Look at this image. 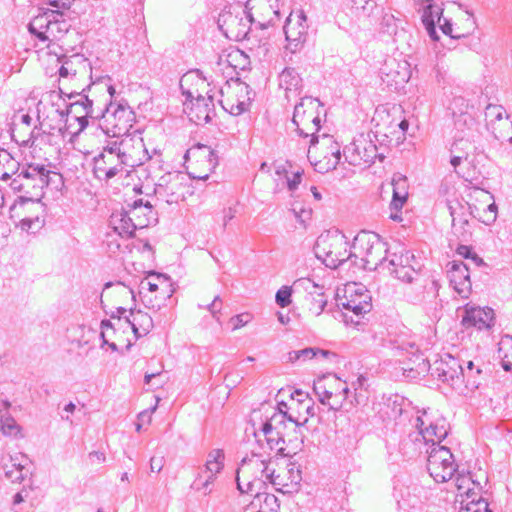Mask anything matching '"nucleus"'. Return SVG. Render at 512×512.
Masks as SVG:
<instances>
[{
    "instance_id": "nucleus-1",
    "label": "nucleus",
    "mask_w": 512,
    "mask_h": 512,
    "mask_svg": "<svg viewBox=\"0 0 512 512\" xmlns=\"http://www.w3.org/2000/svg\"><path fill=\"white\" fill-rule=\"evenodd\" d=\"M271 465L270 458L254 451L251 455L244 457L236 470L237 489L240 493L256 495L258 501H264L266 506L269 502H276L274 495L260 492L267 482L273 485H284L283 477L276 474Z\"/></svg>"
},
{
    "instance_id": "nucleus-2",
    "label": "nucleus",
    "mask_w": 512,
    "mask_h": 512,
    "mask_svg": "<svg viewBox=\"0 0 512 512\" xmlns=\"http://www.w3.org/2000/svg\"><path fill=\"white\" fill-rule=\"evenodd\" d=\"M132 141L131 137H125L106 142L101 153L93 159V173L97 179L108 181L123 173L125 167L137 165L132 152Z\"/></svg>"
},
{
    "instance_id": "nucleus-3",
    "label": "nucleus",
    "mask_w": 512,
    "mask_h": 512,
    "mask_svg": "<svg viewBox=\"0 0 512 512\" xmlns=\"http://www.w3.org/2000/svg\"><path fill=\"white\" fill-rule=\"evenodd\" d=\"M51 171L44 165L29 164L23 167L21 171L12 179L10 186L14 191L23 192L11 209H17L31 205L37 211H43V205L40 202L43 196V189L50 182Z\"/></svg>"
},
{
    "instance_id": "nucleus-4",
    "label": "nucleus",
    "mask_w": 512,
    "mask_h": 512,
    "mask_svg": "<svg viewBox=\"0 0 512 512\" xmlns=\"http://www.w3.org/2000/svg\"><path fill=\"white\" fill-rule=\"evenodd\" d=\"M195 79L201 82V84H204L206 81L203 73L196 69L182 76L180 80V88L182 90V94L186 98L185 105L188 106V102L191 104L190 112L188 113L190 120L197 125L207 124L212 120L213 116H215V95L212 93V90L207 91L206 96H204L199 93L198 90L193 91L191 89H186L185 85L192 83Z\"/></svg>"
},
{
    "instance_id": "nucleus-5",
    "label": "nucleus",
    "mask_w": 512,
    "mask_h": 512,
    "mask_svg": "<svg viewBox=\"0 0 512 512\" xmlns=\"http://www.w3.org/2000/svg\"><path fill=\"white\" fill-rule=\"evenodd\" d=\"M321 108L322 103L318 98L303 97L301 101L295 105L292 122L296 126L299 136L310 139V147L308 149V158L319 143L317 132L321 127Z\"/></svg>"
},
{
    "instance_id": "nucleus-6",
    "label": "nucleus",
    "mask_w": 512,
    "mask_h": 512,
    "mask_svg": "<svg viewBox=\"0 0 512 512\" xmlns=\"http://www.w3.org/2000/svg\"><path fill=\"white\" fill-rule=\"evenodd\" d=\"M315 256L331 269H336L355 256L349 250V242L344 234L335 232L320 235L314 246Z\"/></svg>"
},
{
    "instance_id": "nucleus-7",
    "label": "nucleus",
    "mask_w": 512,
    "mask_h": 512,
    "mask_svg": "<svg viewBox=\"0 0 512 512\" xmlns=\"http://www.w3.org/2000/svg\"><path fill=\"white\" fill-rule=\"evenodd\" d=\"M98 113L101 128L107 135H111V139L130 137L127 134L135 122V113L130 107L124 104L110 103Z\"/></svg>"
},
{
    "instance_id": "nucleus-8",
    "label": "nucleus",
    "mask_w": 512,
    "mask_h": 512,
    "mask_svg": "<svg viewBox=\"0 0 512 512\" xmlns=\"http://www.w3.org/2000/svg\"><path fill=\"white\" fill-rule=\"evenodd\" d=\"M28 28L40 41L52 42L61 39L69 31L70 25L62 13L47 11L34 17Z\"/></svg>"
},
{
    "instance_id": "nucleus-9",
    "label": "nucleus",
    "mask_w": 512,
    "mask_h": 512,
    "mask_svg": "<svg viewBox=\"0 0 512 512\" xmlns=\"http://www.w3.org/2000/svg\"><path fill=\"white\" fill-rule=\"evenodd\" d=\"M187 193H189V178L180 171L163 174L154 186L157 200L167 204L184 200Z\"/></svg>"
},
{
    "instance_id": "nucleus-10",
    "label": "nucleus",
    "mask_w": 512,
    "mask_h": 512,
    "mask_svg": "<svg viewBox=\"0 0 512 512\" xmlns=\"http://www.w3.org/2000/svg\"><path fill=\"white\" fill-rule=\"evenodd\" d=\"M360 247L364 251L362 260L369 269L386 266L389 250L380 236L373 232H361L353 241V248Z\"/></svg>"
},
{
    "instance_id": "nucleus-11",
    "label": "nucleus",
    "mask_w": 512,
    "mask_h": 512,
    "mask_svg": "<svg viewBox=\"0 0 512 512\" xmlns=\"http://www.w3.org/2000/svg\"><path fill=\"white\" fill-rule=\"evenodd\" d=\"M428 453L427 469L430 476L438 483L447 482L457 471L453 454L446 446H433Z\"/></svg>"
},
{
    "instance_id": "nucleus-12",
    "label": "nucleus",
    "mask_w": 512,
    "mask_h": 512,
    "mask_svg": "<svg viewBox=\"0 0 512 512\" xmlns=\"http://www.w3.org/2000/svg\"><path fill=\"white\" fill-rule=\"evenodd\" d=\"M421 414L416 417L415 427L422 432L424 440L428 445L441 446L440 443L447 437L449 431V423L441 415H434L428 410H422Z\"/></svg>"
},
{
    "instance_id": "nucleus-13",
    "label": "nucleus",
    "mask_w": 512,
    "mask_h": 512,
    "mask_svg": "<svg viewBox=\"0 0 512 512\" xmlns=\"http://www.w3.org/2000/svg\"><path fill=\"white\" fill-rule=\"evenodd\" d=\"M245 9L256 28L267 29L280 22L279 0H247Z\"/></svg>"
},
{
    "instance_id": "nucleus-14",
    "label": "nucleus",
    "mask_w": 512,
    "mask_h": 512,
    "mask_svg": "<svg viewBox=\"0 0 512 512\" xmlns=\"http://www.w3.org/2000/svg\"><path fill=\"white\" fill-rule=\"evenodd\" d=\"M226 94H234L236 102L230 97H226L225 100H219L222 108L232 115H240L245 112L254 96V92L248 84L242 82L239 78L231 79L226 82Z\"/></svg>"
},
{
    "instance_id": "nucleus-15",
    "label": "nucleus",
    "mask_w": 512,
    "mask_h": 512,
    "mask_svg": "<svg viewBox=\"0 0 512 512\" xmlns=\"http://www.w3.org/2000/svg\"><path fill=\"white\" fill-rule=\"evenodd\" d=\"M343 155L345 160L353 166L370 165L374 163L377 157L384 158L378 154L376 145L364 135H360L352 143L345 146Z\"/></svg>"
},
{
    "instance_id": "nucleus-16",
    "label": "nucleus",
    "mask_w": 512,
    "mask_h": 512,
    "mask_svg": "<svg viewBox=\"0 0 512 512\" xmlns=\"http://www.w3.org/2000/svg\"><path fill=\"white\" fill-rule=\"evenodd\" d=\"M371 299V295L365 286L352 283L346 286L345 295L338 302V306L352 311L356 316H361L371 311Z\"/></svg>"
},
{
    "instance_id": "nucleus-17",
    "label": "nucleus",
    "mask_w": 512,
    "mask_h": 512,
    "mask_svg": "<svg viewBox=\"0 0 512 512\" xmlns=\"http://www.w3.org/2000/svg\"><path fill=\"white\" fill-rule=\"evenodd\" d=\"M283 29L288 42L287 48L293 53L296 52L306 41L307 37L308 26L303 11H298L295 14L291 12L285 21Z\"/></svg>"
},
{
    "instance_id": "nucleus-18",
    "label": "nucleus",
    "mask_w": 512,
    "mask_h": 512,
    "mask_svg": "<svg viewBox=\"0 0 512 512\" xmlns=\"http://www.w3.org/2000/svg\"><path fill=\"white\" fill-rule=\"evenodd\" d=\"M448 209L452 218V229L454 234L462 240H467V238L471 236L468 215L475 217V212H478V208L474 205H470L469 203L464 205L458 201H449Z\"/></svg>"
},
{
    "instance_id": "nucleus-19",
    "label": "nucleus",
    "mask_w": 512,
    "mask_h": 512,
    "mask_svg": "<svg viewBox=\"0 0 512 512\" xmlns=\"http://www.w3.org/2000/svg\"><path fill=\"white\" fill-rule=\"evenodd\" d=\"M415 9L421 14V22L425 27L429 37L433 41L439 40V35L435 31L434 17L440 21L441 15L444 11L443 0H413Z\"/></svg>"
},
{
    "instance_id": "nucleus-20",
    "label": "nucleus",
    "mask_w": 512,
    "mask_h": 512,
    "mask_svg": "<svg viewBox=\"0 0 512 512\" xmlns=\"http://www.w3.org/2000/svg\"><path fill=\"white\" fill-rule=\"evenodd\" d=\"M448 266L447 275L450 285L461 298L467 299L472 290L468 265L461 261H452Z\"/></svg>"
},
{
    "instance_id": "nucleus-21",
    "label": "nucleus",
    "mask_w": 512,
    "mask_h": 512,
    "mask_svg": "<svg viewBox=\"0 0 512 512\" xmlns=\"http://www.w3.org/2000/svg\"><path fill=\"white\" fill-rule=\"evenodd\" d=\"M69 98H76V100L70 103L67 110H55V113L59 116L61 122H66L68 116L77 118V115L83 114L90 116L92 119L99 118V113L96 112L93 107V100L89 99L88 96L80 93H71Z\"/></svg>"
},
{
    "instance_id": "nucleus-22",
    "label": "nucleus",
    "mask_w": 512,
    "mask_h": 512,
    "mask_svg": "<svg viewBox=\"0 0 512 512\" xmlns=\"http://www.w3.org/2000/svg\"><path fill=\"white\" fill-rule=\"evenodd\" d=\"M446 357L447 359H442L436 366L435 372L441 381L455 388L462 383L465 370L458 359L451 355H447Z\"/></svg>"
},
{
    "instance_id": "nucleus-23",
    "label": "nucleus",
    "mask_w": 512,
    "mask_h": 512,
    "mask_svg": "<svg viewBox=\"0 0 512 512\" xmlns=\"http://www.w3.org/2000/svg\"><path fill=\"white\" fill-rule=\"evenodd\" d=\"M294 287L303 288L307 292L308 309L312 314L319 316L324 311L327 300L319 285L308 278H302L294 282Z\"/></svg>"
},
{
    "instance_id": "nucleus-24",
    "label": "nucleus",
    "mask_w": 512,
    "mask_h": 512,
    "mask_svg": "<svg viewBox=\"0 0 512 512\" xmlns=\"http://www.w3.org/2000/svg\"><path fill=\"white\" fill-rule=\"evenodd\" d=\"M494 311L491 308L466 306L465 314L461 323L465 328L475 327L479 330L488 329L492 326Z\"/></svg>"
},
{
    "instance_id": "nucleus-25",
    "label": "nucleus",
    "mask_w": 512,
    "mask_h": 512,
    "mask_svg": "<svg viewBox=\"0 0 512 512\" xmlns=\"http://www.w3.org/2000/svg\"><path fill=\"white\" fill-rule=\"evenodd\" d=\"M322 146L327 147L329 151L321 160H316L313 165L315 170L320 173H326L330 170H334L340 162L341 152L340 146L333 138L327 134L322 135Z\"/></svg>"
},
{
    "instance_id": "nucleus-26",
    "label": "nucleus",
    "mask_w": 512,
    "mask_h": 512,
    "mask_svg": "<svg viewBox=\"0 0 512 512\" xmlns=\"http://www.w3.org/2000/svg\"><path fill=\"white\" fill-rule=\"evenodd\" d=\"M61 130V127H52L44 120L40 123L39 127L35 126L29 132L28 138L18 139L14 134H12V138L22 146H39L43 143L50 142V138L55 135V131L60 133Z\"/></svg>"
},
{
    "instance_id": "nucleus-27",
    "label": "nucleus",
    "mask_w": 512,
    "mask_h": 512,
    "mask_svg": "<svg viewBox=\"0 0 512 512\" xmlns=\"http://www.w3.org/2000/svg\"><path fill=\"white\" fill-rule=\"evenodd\" d=\"M267 421L272 424L275 430L281 432V434L290 441V434L292 432L296 433L297 429L308 421V417H306L303 422H299L291 415H288L287 412L280 410L275 411Z\"/></svg>"
},
{
    "instance_id": "nucleus-28",
    "label": "nucleus",
    "mask_w": 512,
    "mask_h": 512,
    "mask_svg": "<svg viewBox=\"0 0 512 512\" xmlns=\"http://www.w3.org/2000/svg\"><path fill=\"white\" fill-rule=\"evenodd\" d=\"M223 23L226 25L225 34L235 39H244L251 29V21L246 13L245 17L226 13L222 15Z\"/></svg>"
},
{
    "instance_id": "nucleus-29",
    "label": "nucleus",
    "mask_w": 512,
    "mask_h": 512,
    "mask_svg": "<svg viewBox=\"0 0 512 512\" xmlns=\"http://www.w3.org/2000/svg\"><path fill=\"white\" fill-rule=\"evenodd\" d=\"M140 289H147L152 293L162 291L164 300L170 299L175 292L170 277L159 273H150L147 278L141 280Z\"/></svg>"
},
{
    "instance_id": "nucleus-30",
    "label": "nucleus",
    "mask_w": 512,
    "mask_h": 512,
    "mask_svg": "<svg viewBox=\"0 0 512 512\" xmlns=\"http://www.w3.org/2000/svg\"><path fill=\"white\" fill-rule=\"evenodd\" d=\"M125 321L131 326L137 338L146 336L154 327L152 317L140 309L130 308Z\"/></svg>"
},
{
    "instance_id": "nucleus-31",
    "label": "nucleus",
    "mask_w": 512,
    "mask_h": 512,
    "mask_svg": "<svg viewBox=\"0 0 512 512\" xmlns=\"http://www.w3.org/2000/svg\"><path fill=\"white\" fill-rule=\"evenodd\" d=\"M28 459L23 454L9 456L8 462L3 461L2 470L11 482H22L29 473L26 467Z\"/></svg>"
},
{
    "instance_id": "nucleus-32",
    "label": "nucleus",
    "mask_w": 512,
    "mask_h": 512,
    "mask_svg": "<svg viewBox=\"0 0 512 512\" xmlns=\"http://www.w3.org/2000/svg\"><path fill=\"white\" fill-rule=\"evenodd\" d=\"M427 446L424 436L419 429L409 432L404 435L399 442V452L408 458H413L422 452V449Z\"/></svg>"
},
{
    "instance_id": "nucleus-33",
    "label": "nucleus",
    "mask_w": 512,
    "mask_h": 512,
    "mask_svg": "<svg viewBox=\"0 0 512 512\" xmlns=\"http://www.w3.org/2000/svg\"><path fill=\"white\" fill-rule=\"evenodd\" d=\"M134 218H139V216L132 215L130 211L121 213L119 218L113 217L114 231L121 237L131 238L136 229L148 225L144 221L135 222Z\"/></svg>"
},
{
    "instance_id": "nucleus-34",
    "label": "nucleus",
    "mask_w": 512,
    "mask_h": 512,
    "mask_svg": "<svg viewBox=\"0 0 512 512\" xmlns=\"http://www.w3.org/2000/svg\"><path fill=\"white\" fill-rule=\"evenodd\" d=\"M88 70H91L88 60L82 55L74 54L63 61L58 72L61 78H67L85 74Z\"/></svg>"
},
{
    "instance_id": "nucleus-35",
    "label": "nucleus",
    "mask_w": 512,
    "mask_h": 512,
    "mask_svg": "<svg viewBox=\"0 0 512 512\" xmlns=\"http://www.w3.org/2000/svg\"><path fill=\"white\" fill-rule=\"evenodd\" d=\"M254 435L258 442H261L260 436H263L270 450H276L278 453L286 455L284 453V444L287 439L283 434H281V432L275 430L272 424L268 421L263 423L261 431L259 433L255 432Z\"/></svg>"
},
{
    "instance_id": "nucleus-36",
    "label": "nucleus",
    "mask_w": 512,
    "mask_h": 512,
    "mask_svg": "<svg viewBox=\"0 0 512 512\" xmlns=\"http://www.w3.org/2000/svg\"><path fill=\"white\" fill-rule=\"evenodd\" d=\"M391 185L393 187V196L390 203L391 210L401 209L408 198V180L407 177L397 173L393 175Z\"/></svg>"
},
{
    "instance_id": "nucleus-37",
    "label": "nucleus",
    "mask_w": 512,
    "mask_h": 512,
    "mask_svg": "<svg viewBox=\"0 0 512 512\" xmlns=\"http://www.w3.org/2000/svg\"><path fill=\"white\" fill-rule=\"evenodd\" d=\"M394 350L396 351L395 355L397 356L407 355L409 361H411L413 364H416L415 369L423 370L426 367L425 359L423 358V355L415 342L397 341L396 345L394 346ZM410 370H414V367H411Z\"/></svg>"
},
{
    "instance_id": "nucleus-38",
    "label": "nucleus",
    "mask_w": 512,
    "mask_h": 512,
    "mask_svg": "<svg viewBox=\"0 0 512 512\" xmlns=\"http://www.w3.org/2000/svg\"><path fill=\"white\" fill-rule=\"evenodd\" d=\"M340 384V379L336 377H324L314 382L313 391L318 400L325 405L326 403H330V398L335 392L334 386H339Z\"/></svg>"
},
{
    "instance_id": "nucleus-39",
    "label": "nucleus",
    "mask_w": 512,
    "mask_h": 512,
    "mask_svg": "<svg viewBox=\"0 0 512 512\" xmlns=\"http://www.w3.org/2000/svg\"><path fill=\"white\" fill-rule=\"evenodd\" d=\"M279 86L286 91L289 100V93L296 94L302 88V78L294 68H286L279 75Z\"/></svg>"
},
{
    "instance_id": "nucleus-40",
    "label": "nucleus",
    "mask_w": 512,
    "mask_h": 512,
    "mask_svg": "<svg viewBox=\"0 0 512 512\" xmlns=\"http://www.w3.org/2000/svg\"><path fill=\"white\" fill-rule=\"evenodd\" d=\"M106 294L119 297V302L123 303L127 299H131L133 302L136 301V296L132 288L126 286L124 283L118 282H107L104 285L102 296Z\"/></svg>"
},
{
    "instance_id": "nucleus-41",
    "label": "nucleus",
    "mask_w": 512,
    "mask_h": 512,
    "mask_svg": "<svg viewBox=\"0 0 512 512\" xmlns=\"http://www.w3.org/2000/svg\"><path fill=\"white\" fill-rule=\"evenodd\" d=\"M19 172V162L5 149L0 148V179H10Z\"/></svg>"
},
{
    "instance_id": "nucleus-42",
    "label": "nucleus",
    "mask_w": 512,
    "mask_h": 512,
    "mask_svg": "<svg viewBox=\"0 0 512 512\" xmlns=\"http://www.w3.org/2000/svg\"><path fill=\"white\" fill-rule=\"evenodd\" d=\"M488 128L497 140L512 143V121L510 117L498 119L496 123L490 124Z\"/></svg>"
},
{
    "instance_id": "nucleus-43",
    "label": "nucleus",
    "mask_w": 512,
    "mask_h": 512,
    "mask_svg": "<svg viewBox=\"0 0 512 512\" xmlns=\"http://www.w3.org/2000/svg\"><path fill=\"white\" fill-rule=\"evenodd\" d=\"M377 9L374 0H351L350 10L357 18H368Z\"/></svg>"
},
{
    "instance_id": "nucleus-44",
    "label": "nucleus",
    "mask_w": 512,
    "mask_h": 512,
    "mask_svg": "<svg viewBox=\"0 0 512 512\" xmlns=\"http://www.w3.org/2000/svg\"><path fill=\"white\" fill-rule=\"evenodd\" d=\"M224 452L221 449H213L209 452L205 463V472L211 474L219 473L224 467Z\"/></svg>"
},
{
    "instance_id": "nucleus-45",
    "label": "nucleus",
    "mask_w": 512,
    "mask_h": 512,
    "mask_svg": "<svg viewBox=\"0 0 512 512\" xmlns=\"http://www.w3.org/2000/svg\"><path fill=\"white\" fill-rule=\"evenodd\" d=\"M411 260H414V255L411 254L409 251H400L399 253H388L386 266H383V269H387L391 273L392 268L401 267L405 263H409Z\"/></svg>"
},
{
    "instance_id": "nucleus-46",
    "label": "nucleus",
    "mask_w": 512,
    "mask_h": 512,
    "mask_svg": "<svg viewBox=\"0 0 512 512\" xmlns=\"http://www.w3.org/2000/svg\"><path fill=\"white\" fill-rule=\"evenodd\" d=\"M317 355H321L323 357H328L329 355H332V353L328 350H323L319 348H304L297 351H292L289 353V361L296 362L297 360L303 359H312L316 357Z\"/></svg>"
},
{
    "instance_id": "nucleus-47",
    "label": "nucleus",
    "mask_w": 512,
    "mask_h": 512,
    "mask_svg": "<svg viewBox=\"0 0 512 512\" xmlns=\"http://www.w3.org/2000/svg\"><path fill=\"white\" fill-rule=\"evenodd\" d=\"M474 149L475 146L470 140L460 138L454 141L450 148V153L451 155L461 156L462 160H467Z\"/></svg>"
},
{
    "instance_id": "nucleus-48",
    "label": "nucleus",
    "mask_w": 512,
    "mask_h": 512,
    "mask_svg": "<svg viewBox=\"0 0 512 512\" xmlns=\"http://www.w3.org/2000/svg\"><path fill=\"white\" fill-rule=\"evenodd\" d=\"M279 474L284 479V485H280L283 488H293L294 486L298 485L302 479L301 470L299 466L295 465L294 463H289L287 465L284 475L281 473Z\"/></svg>"
},
{
    "instance_id": "nucleus-49",
    "label": "nucleus",
    "mask_w": 512,
    "mask_h": 512,
    "mask_svg": "<svg viewBox=\"0 0 512 512\" xmlns=\"http://www.w3.org/2000/svg\"><path fill=\"white\" fill-rule=\"evenodd\" d=\"M485 116L488 127L490 126V124L496 123L498 119H504L509 117L503 106L494 104H489L486 107Z\"/></svg>"
},
{
    "instance_id": "nucleus-50",
    "label": "nucleus",
    "mask_w": 512,
    "mask_h": 512,
    "mask_svg": "<svg viewBox=\"0 0 512 512\" xmlns=\"http://www.w3.org/2000/svg\"><path fill=\"white\" fill-rule=\"evenodd\" d=\"M435 282H432V287H431V295L433 297H435ZM415 292H407L406 293V296H407V299L409 300V302L413 303V304H421V303H424L426 301V287L424 285H417V287L415 288ZM430 292H427V295H429Z\"/></svg>"
},
{
    "instance_id": "nucleus-51",
    "label": "nucleus",
    "mask_w": 512,
    "mask_h": 512,
    "mask_svg": "<svg viewBox=\"0 0 512 512\" xmlns=\"http://www.w3.org/2000/svg\"><path fill=\"white\" fill-rule=\"evenodd\" d=\"M391 274L404 282L411 283L414 280V276L417 275L415 268L409 263H405L401 267L392 268Z\"/></svg>"
},
{
    "instance_id": "nucleus-52",
    "label": "nucleus",
    "mask_w": 512,
    "mask_h": 512,
    "mask_svg": "<svg viewBox=\"0 0 512 512\" xmlns=\"http://www.w3.org/2000/svg\"><path fill=\"white\" fill-rule=\"evenodd\" d=\"M20 429V426L16 423L11 414L5 416L0 421V431L4 436H16L20 433Z\"/></svg>"
},
{
    "instance_id": "nucleus-53",
    "label": "nucleus",
    "mask_w": 512,
    "mask_h": 512,
    "mask_svg": "<svg viewBox=\"0 0 512 512\" xmlns=\"http://www.w3.org/2000/svg\"><path fill=\"white\" fill-rule=\"evenodd\" d=\"M43 225L44 220L41 219L38 215L24 217L19 222V227L21 228V230L32 233L42 228Z\"/></svg>"
},
{
    "instance_id": "nucleus-54",
    "label": "nucleus",
    "mask_w": 512,
    "mask_h": 512,
    "mask_svg": "<svg viewBox=\"0 0 512 512\" xmlns=\"http://www.w3.org/2000/svg\"><path fill=\"white\" fill-rule=\"evenodd\" d=\"M350 394V389L347 386H344L341 388L339 394H336V392H334L332 394V397L330 398V403H326L325 405H328L329 408L332 410H339L340 408H342L344 402L348 400Z\"/></svg>"
},
{
    "instance_id": "nucleus-55",
    "label": "nucleus",
    "mask_w": 512,
    "mask_h": 512,
    "mask_svg": "<svg viewBox=\"0 0 512 512\" xmlns=\"http://www.w3.org/2000/svg\"><path fill=\"white\" fill-rule=\"evenodd\" d=\"M293 289L289 286H282L275 295V301L278 306L285 308L291 304Z\"/></svg>"
},
{
    "instance_id": "nucleus-56",
    "label": "nucleus",
    "mask_w": 512,
    "mask_h": 512,
    "mask_svg": "<svg viewBox=\"0 0 512 512\" xmlns=\"http://www.w3.org/2000/svg\"><path fill=\"white\" fill-rule=\"evenodd\" d=\"M459 512H491L488 509V503L480 498L477 501L469 502L465 507H462Z\"/></svg>"
},
{
    "instance_id": "nucleus-57",
    "label": "nucleus",
    "mask_w": 512,
    "mask_h": 512,
    "mask_svg": "<svg viewBox=\"0 0 512 512\" xmlns=\"http://www.w3.org/2000/svg\"><path fill=\"white\" fill-rule=\"evenodd\" d=\"M158 292H159V296H156L155 300H153L151 298H147V296L144 297V304H145L146 308L153 310V311H159L165 305L166 300L163 299V292L162 291H158Z\"/></svg>"
},
{
    "instance_id": "nucleus-58",
    "label": "nucleus",
    "mask_w": 512,
    "mask_h": 512,
    "mask_svg": "<svg viewBox=\"0 0 512 512\" xmlns=\"http://www.w3.org/2000/svg\"><path fill=\"white\" fill-rule=\"evenodd\" d=\"M411 38V35L405 31L404 29H401L400 31H396L394 35V42L397 45V49H405V46L410 47L409 40Z\"/></svg>"
},
{
    "instance_id": "nucleus-59",
    "label": "nucleus",
    "mask_w": 512,
    "mask_h": 512,
    "mask_svg": "<svg viewBox=\"0 0 512 512\" xmlns=\"http://www.w3.org/2000/svg\"><path fill=\"white\" fill-rule=\"evenodd\" d=\"M221 306H222V300L220 298V296H215L213 301L208 304L207 306L203 307L202 305H199V308H206L213 316L214 319H216L217 321H219V317H218V314L220 313L221 311Z\"/></svg>"
},
{
    "instance_id": "nucleus-60",
    "label": "nucleus",
    "mask_w": 512,
    "mask_h": 512,
    "mask_svg": "<svg viewBox=\"0 0 512 512\" xmlns=\"http://www.w3.org/2000/svg\"><path fill=\"white\" fill-rule=\"evenodd\" d=\"M434 22H435V25L436 24L439 25V28H440V30L442 31L443 34L448 35V36H450L452 38L456 37V36H454L452 34V24H451V22L448 19L443 18V14L441 15L440 21H438L437 17H434Z\"/></svg>"
},
{
    "instance_id": "nucleus-61",
    "label": "nucleus",
    "mask_w": 512,
    "mask_h": 512,
    "mask_svg": "<svg viewBox=\"0 0 512 512\" xmlns=\"http://www.w3.org/2000/svg\"><path fill=\"white\" fill-rule=\"evenodd\" d=\"M485 217L482 219V222L485 224H489L491 222H494L496 220L497 216V206L495 203H490L487 205V207L484 209Z\"/></svg>"
},
{
    "instance_id": "nucleus-62",
    "label": "nucleus",
    "mask_w": 512,
    "mask_h": 512,
    "mask_svg": "<svg viewBox=\"0 0 512 512\" xmlns=\"http://www.w3.org/2000/svg\"><path fill=\"white\" fill-rule=\"evenodd\" d=\"M198 148L203 151L205 156L208 157L209 165L212 168H215L218 163L217 155L215 154V152L210 147H208L206 145H199Z\"/></svg>"
},
{
    "instance_id": "nucleus-63",
    "label": "nucleus",
    "mask_w": 512,
    "mask_h": 512,
    "mask_svg": "<svg viewBox=\"0 0 512 512\" xmlns=\"http://www.w3.org/2000/svg\"><path fill=\"white\" fill-rule=\"evenodd\" d=\"M141 207H144V208L148 209L149 212H151V209H152L151 203L149 201L144 202L143 199L135 200L129 211L131 212L132 215H138V210Z\"/></svg>"
},
{
    "instance_id": "nucleus-64",
    "label": "nucleus",
    "mask_w": 512,
    "mask_h": 512,
    "mask_svg": "<svg viewBox=\"0 0 512 512\" xmlns=\"http://www.w3.org/2000/svg\"><path fill=\"white\" fill-rule=\"evenodd\" d=\"M303 171H297L293 174L292 178L287 179V186L290 191H294L297 189L298 185L301 182Z\"/></svg>"
}]
</instances>
